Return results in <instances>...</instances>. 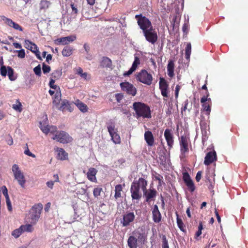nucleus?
Returning <instances> with one entry per match:
<instances>
[{
    "label": "nucleus",
    "instance_id": "f257e3e1",
    "mask_svg": "<svg viewBox=\"0 0 248 248\" xmlns=\"http://www.w3.org/2000/svg\"><path fill=\"white\" fill-rule=\"evenodd\" d=\"M147 233L144 228H139L134 230L132 235L129 236L127 239V245L129 248H137L138 243H143L147 239Z\"/></svg>",
    "mask_w": 248,
    "mask_h": 248
},
{
    "label": "nucleus",
    "instance_id": "f03ea898",
    "mask_svg": "<svg viewBox=\"0 0 248 248\" xmlns=\"http://www.w3.org/2000/svg\"><path fill=\"white\" fill-rule=\"evenodd\" d=\"M133 108L135 111L137 119H150L152 117L150 108L147 105L140 102H135L133 104Z\"/></svg>",
    "mask_w": 248,
    "mask_h": 248
},
{
    "label": "nucleus",
    "instance_id": "7ed1b4c3",
    "mask_svg": "<svg viewBox=\"0 0 248 248\" xmlns=\"http://www.w3.org/2000/svg\"><path fill=\"white\" fill-rule=\"evenodd\" d=\"M136 78L138 81L147 85H151L153 80L152 75L145 69H142L137 73Z\"/></svg>",
    "mask_w": 248,
    "mask_h": 248
},
{
    "label": "nucleus",
    "instance_id": "20e7f679",
    "mask_svg": "<svg viewBox=\"0 0 248 248\" xmlns=\"http://www.w3.org/2000/svg\"><path fill=\"white\" fill-rule=\"evenodd\" d=\"M135 18L137 20V23L142 32L153 28L150 20L142 14L136 15Z\"/></svg>",
    "mask_w": 248,
    "mask_h": 248
},
{
    "label": "nucleus",
    "instance_id": "39448f33",
    "mask_svg": "<svg viewBox=\"0 0 248 248\" xmlns=\"http://www.w3.org/2000/svg\"><path fill=\"white\" fill-rule=\"evenodd\" d=\"M52 139L62 144L71 143L73 140V138L67 132L62 130H60L55 134Z\"/></svg>",
    "mask_w": 248,
    "mask_h": 248
},
{
    "label": "nucleus",
    "instance_id": "423d86ee",
    "mask_svg": "<svg viewBox=\"0 0 248 248\" xmlns=\"http://www.w3.org/2000/svg\"><path fill=\"white\" fill-rule=\"evenodd\" d=\"M12 171L14 173V177L18 184L22 187H24L26 180L23 173L20 170L18 166L16 164H14L12 168Z\"/></svg>",
    "mask_w": 248,
    "mask_h": 248
},
{
    "label": "nucleus",
    "instance_id": "0eeeda50",
    "mask_svg": "<svg viewBox=\"0 0 248 248\" xmlns=\"http://www.w3.org/2000/svg\"><path fill=\"white\" fill-rule=\"evenodd\" d=\"M43 205L41 203L34 204L31 208V222L35 223L39 218Z\"/></svg>",
    "mask_w": 248,
    "mask_h": 248
},
{
    "label": "nucleus",
    "instance_id": "6e6552de",
    "mask_svg": "<svg viewBox=\"0 0 248 248\" xmlns=\"http://www.w3.org/2000/svg\"><path fill=\"white\" fill-rule=\"evenodd\" d=\"M55 82V81H54V79H50L49 85L51 88L53 89L56 91V93L54 95L52 104L54 106H57L59 104H60V100H61L62 94L60 88L58 86L54 84Z\"/></svg>",
    "mask_w": 248,
    "mask_h": 248
},
{
    "label": "nucleus",
    "instance_id": "1a4fd4ad",
    "mask_svg": "<svg viewBox=\"0 0 248 248\" xmlns=\"http://www.w3.org/2000/svg\"><path fill=\"white\" fill-rule=\"evenodd\" d=\"M146 40L152 45H155L158 39L156 31L153 28L143 32Z\"/></svg>",
    "mask_w": 248,
    "mask_h": 248
},
{
    "label": "nucleus",
    "instance_id": "9d476101",
    "mask_svg": "<svg viewBox=\"0 0 248 248\" xmlns=\"http://www.w3.org/2000/svg\"><path fill=\"white\" fill-rule=\"evenodd\" d=\"M108 131L111 136L112 140L115 144H119L121 142V138L120 136L117 134L115 129V125L113 123H111L107 126Z\"/></svg>",
    "mask_w": 248,
    "mask_h": 248
},
{
    "label": "nucleus",
    "instance_id": "9b49d317",
    "mask_svg": "<svg viewBox=\"0 0 248 248\" xmlns=\"http://www.w3.org/2000/svg\"><path fill=\"white\" fill-rule=\"evenodd\" d=\"M189 142V139L186 136H181L180 138V146L181 154L185 155V154L188 152V144Z\"/></svg>",
    "mask_w": 248,
    "mask_h": 248
},
{
    "label": "nucleus",
    "instance_id": "f8f14e48",
    "mask_svg": "<svg viewBox=\"0 0 248 248\" xmlns=\"http://www.w3.org/2000/svg\"><path fill=\"white\" fill-rule=\"evenodd\" d=\"M183 180L187 187L188 190L191 193L194 192L195 190V186L189 173L187 171L183 172Z\"/></svg>",
    "mask_w": 248,
    "mask_h": 248
},
{
    "label": "nucleus",
    "instance_id": "ddd939ff",
    "mask_svg": "<svg viewBox=\"0 0 248 248\" xmlns=\"http://www.w3.org/2000/svg\"><path fill=\"white\" fill-rule=\"evenodd\" d=\"M120 86L122 90L126 92L128 94L134 96L137 93L136 88L132 84L128 82L121 83Z\"/></svg>",
    "mask_w": 248,
    "mask_h": 248
},
{
    "label": "nucleus",
    "instance_id": "4468645a",
    "mask_svg": "<svg viewBox=\"0 0 248 248\" xmlns=\"http://www.w3.org/2000/svg\"><path fill=\"white\" fill-rule=\"evenodd\" d=\"M135 218V215L133 212H126L123 216L121 223L124 227L128 226L134 221Z\"/></svg>",
    "mask_w": 248,
    "mask_h": 248
},
{
    "label": "nucleus",
    "instance_id": "2eb2a0df",
    "mask_svg": "<svg viewBox=\"0 0 248 248\" xmlns=\"http://www.w3.org/2000/svg\"><path fill=\"white\" fill-rule=\"evenodd\" d=\"M159 88L161 91V95L164 97H168L169 85L167 81L163 78H160L159 82Z\"/></svg>",
    "mask_w": 248,
    "mask_h": 248
},
{
    "label": "nucleus",
    "instance_id": "dca6fc26",
    "mask_svg": "<svg viewBox=\"0 0 248 248\" xmlns=\"http://www.w3.org/2000/svg\"><path fill=\"white\" fill-rule=\"evenodd\" d=\"M59 104L58 106H55L58 110L62 111L63 112L68 111L72 112L73 110L72 107V104L70 103L67 100H63L62 101L60 106L59 107Z\"/></svg>",
    "mask_w": 248,
    "mask_h": 248
},
{
    "label": "nucleus",
    "instance_id": "f3484780",
    "mask_svg": "<svg viewBox=\"0 0 248 248\" xmlns=\"http://www.w3.org/2000/svg\"><path fill=\"white\" fill-rule=\"evenodd\" d=\"M217 160V155L216 152L215 151H210L207 153L206 155L204 158V164L205 165L208 166L212 163L216 161Z\"/></svg>",
    "mask_w": 248,
    "mask_h": 248
},
{
    "label": "nucleus",
    "instance_id": "a211bd4d",
    "mask_svg": "<svg viewBox=\"0 0 248 248\" xmlns=\"http://www.w3.org/2000/svg\"><path fill=\"white\" fill-rule=\"evenodd\" d=\"M76 39V37L75 36H69L66 37H63L58 38L54 40V43L55 45H66L70 42H72L75 41Z\"/></svg>",
    "mask_w": 248,
    "mask_h": 248
},
{
    "label": "nucleus",
    "instance_id": "6ab92c4d",
    "mask_svg": "<svg viewBox=\"0 0 248 248\" xmlns=\"http://www.w3.org/2000/svg\"><path fill=\"white\" fill-rule=\"evenodd\" d=\"M132 185L141 189L143 191L147 188L148 185V181L144 178L140 177L138 180L134 181L132 184Z\"/></svg>",
    "mask_w": 248,
    "mask_h": 248
},
{
    "label": "nucleus",
    "instance_id": "aec40b11",
    "mask_svg": "<svg viewBox=\"0 0 248 248\" xmlns=\"http://www.w3.org/2000/svg\"><path fill=\"white\" fill-rule=\"evenodd\" d=\"M164 137L169 148H171L174 144V136L170 129H166L164 132Z\"/></svg>",
    "mask_w": 248,
    "mask_h": 248
},
{
    "label": "nucleus",
    "instance_id": "412c9836",
    "mask_svg": "<svg viewBox=\"0 0 248 248\" xmlns=\"http://www.w3.org/2000/svg\"><path fill=\"white\" fill-rule=\"evenodd\" d=\"M130 191L132 200L139 201L142 197V193L140 189L133 185H131Z\"/></svg>",
    "mask_w": 248,
    "mask_h": 248
},
{
    "label": "nucleus",
    "instance_id": "4be33fe9",
    "mask_svg": "<svg viewBox=\"0 0 248 248\" xmlns=\"http://www.w3.org/2000/svg\"><path fill=\"white\" fill-rule=\"evenodd\" d=\"M143 193L145 197V201L147 202L154 200L157 194V191L154 188H149V189L146 188L145 191H143Z\"/></svg>",
    "mask_w": 248,
    "mask_h": 248
},
{
    "label": "nucleus",
    "instance_id": "5701e85b",
    "mask_svg": "<svg viewBox=\"0 0 248 248\" xmlns=\"http://www.w3.org/2000/svg\"><path fill=\"white\" fill-rule=\"evenodd\" d=\"M152 214H153V219L155 223H159L161 220V215L159 211L158 207L157 205H155L154 206L153 210H152Z\"/></svg>",
    "mask_w": 248,
    "mask_h": 248
},
{
    "label": "nucleus",
    "instance_id": "b1692460",
    "mask_svg": "<svg viewBox=\"0 0 248 248\" xmlns=\"http://www.w3.org/2000/svg\"><path fill=\"white\" fill-rule=\"evenodd\" d=\"M3 20L9 26L13 28L15 30L23 31V28L18 24L14 22L12 19L4 16Z\"/></svg>",
    "mask_w": 248,
    "mask_h": 248
},
{
    "label": "nucleus",
    "instance_id": "393cba45",
    "mask_svg": "<svg viewBox=\"0 0 248 248\" xmlns=\"http://www.w3.org/2000/svg\"><path fill=\"white\" fill-rule=\"evenodd\" d=\"M97 172V170L93 168H90L87 173V176L88 179L93 182H96L97 179L96 175Z\"/></svg>",
    "mask_w": 248,
    "mask_h": 248
},
{
    "label": "nucleus",
    "instance_id": "a878e982",
    "mask_svg": "<svg viewBox=\"0 0 248 248\" xmlns=\"http://www.w3.org/2000/svg\"><path fill=\"white\" fill-rule=\"evenodd\" d=\"M144 139L148 146H152L154 143V138L150 131H145L144 133Z\"/></svg>",
    "mask_w": 248,
    "mask_h": 248
},
{
    "label": "nucleus",
    "instance_id": "bb28decb",
    "mask_svg": "<svg viewBox=\"0 0 248 248\" xmlns=\"http://www.w3.org/2000/svg\"><path fill=\"white\" fill-rule=\"evenodd\" d=\"M112 61L108 57L104 56L100 62V66L101 68H111Z\"/></svg>",
    "mask_w": 248,
    "mask_h": 248
},
{
    "label": "nucleus",
    "instance_id": "cd10ccee",
    "mask_svg": "<svg viewBox=\"0 0 248 248\" xmlns=\"http://www.w3.org/2000/svg\"><path fill=\"white\" fill-rule=\"evenodd\" d=\"M57 152V158L61 160H65L68 159V154L63 148L57 147L56 149Z\"/></svg>",
    "mask_w": 248,
    "mask_h": 248
},
{
    "label": "nucleus",
    "instance_id": "c85d7f7f",
    "mask_svg": "<svg viewBox=\"0 0 248 248\" xmlns=\"http://www.w3.org/2000/svg\"><path fill=\"white\" fill-rule=\"evenodd\" d=\"M74 104L82 112H88L89 109L88 106L79 99L75 100Z\"/></svg>",
    "mask_w": 248,
    "mask_h": 248
},
{
    "label": "nucleus",
    "instance_id": "c756f323",
    "mask_svg": "<svg viewBox=\"0 0 248 248\" xmlns=\"http://www.w3.org/2000/svg\"><path fill=\"white\" fill-rule=\"evenodd\" d=\"M174 63L173 61L170 60L167 65L168 75L170 78L174 76Z\"/></svg>",
    "mask_w": 248,
    "mask_h": 248
},
{
    "label": "nucleus",
    "instance_id": "7c9ffc66",
    "mask_svg": "<svg viewBox=\"0 0 248 248\" xmlns=\"http://www.w3.org/2000/svg\"><path fill=\"white\" fill-rule=\"evenodd\" d=\"M123 192V186L122 185L119 184L115 187V195L114 198L115 200H118L122 197V192Z\"/></svg>",
    "mask_w": 248,
    "mask_h": 248
},
{
    "label": "nucleus",
    "instance_id": "2f4dec72",
    "mask_svg": "<svg viewBox=\"0 0 248 248\" xmlns=\"http://www.w3.org/2000/svg\"><path fill=\"white\" fill-rule=\"evenodd\" d=\"M73 51V47L66 46L63 48L62 53L64 57H69L72 54Z\"/></svg>",
    "mask_w": 248,
    "mask_h": 248
},
{
    "label": "nucleus",
    "instance_id": "473e14b6",
    "mask_svg": "<svg viewBox=\"0 0 248 248\" xmlns=\"http://www.w3.org/2000/svg\"><path fill=\"white\" fill-rule=\"evenodd\" d=\"M51 3L47 0H41L39 3V9L40 11L46 10L48 9Z\"/></svg>",
    "mask_w": 248,
    "mask_h": 248
},
{
    "label": "nucleus",
    "instance_id": "72a5a7b5",
    "mask_svg": "<svg viewBox=\"0 0 248 248\" xmlns=\"http://www.w3.org/2000/svg\"><path fill=\"white\" fill-rule=\"evenodd\" d=\"M176 215L177 217L176 219L178 227L181 231H182L183 232H185L186 231V230L185 229V226L183 223L182 219L179 217V215L177 212H176Z\"/></svg>",
    "mask_w": 248,
    "mask_h": 248
},
{
    "label": "nucleus",
    "instance_id": "f704fd0d",
    "mask_svg": "<svg viewBox=\"0 0 248 248\" xmlns=\"http://www.w3.org/2000/svg\"><path fill=\"white\" fill-rule=\"evenodd\" d=\"M191 52V45L190 43H188L185 48V58L187 60H189Z\"/></svg>",
    "mask_w": 248,
    "mask_h": 248
},
{
    "label": "nucleus",
    "instance_id": "c9c22d12",
    "mask_svg": "<svg viewBox=\"0 0 248 248\" xmlns=\"http://www.w3.org/2000/svg\"><path fill=\"white\" fill-rule=\"evenodd\" d=\"M8 76L11 81H14L16 79V76H14V71L11 67L7 66Z\"/></svg>",
    "mask_w": 248,
    "mask_h": 248
},
{
    "label": "nucleus",
    "instance_id": "e433bc0d",
    "mask_svg": "<svg viewBox=\"0 0 248 248\" xmlns=\"http://www.w3.org/2000/svg\"><path fill=\"white\" fill-rule=\"evenodd\" d=\"M21 229L22 230V232H32L33 230V228L31 224H28L26 225H22L20 226Z\"/></svg>",
    "mask_w": 248,
    "mask_h": 248
},
{
    "label": "nucleus",
    "instance_id": "4c0bfd02",
    "mask_svg": "<svg viewBox=\"0 0 248 248\" xmlns=\"http://www.w3.org/2000/svg\"><path fill=\"white\" fill-rule=\"evenodd\" d=\"M202 107L203 110L206 111L207 114L209 115L211 110V101L202 104Z\"/></svg>",
    "mask_w": 248,
    "mask_h": 248
},
{
    "label": "nucleus",
    "instance_id": "58836bf2",
    "mask_svg": "<svg viewBox=\"0 0 248 248\" xmlns=\"http://www.w3.org/2000/svg\"><path fill=\"white\" fill-rule=\"evenodd\" d=\"M62 72L61 71L59 70H55L52 74H51V78L50 79H54V81L55 80L58 79L60 78V77L62 76Z\"/></svg>",
    "mask_w": 248,
    "mask_h": 248
},
{
    "label": "nucleus",
    "instance_id": "ea45409f",
    "mask_svg": "<svg viewBox=\"0 0 248 248\" xmlns=\"http://www.w3.org/2000/svg\"><path fill=\"white\" fill-rule=\"evenodd\" d=\"M154 175L155 179L158 181L159 186H161L163 184H164L163 182V177L162 175L157 172H155Z\"/></svg>",
    "mask_w": 248,
    "mask_h": 248
},
{
    "label": "nucleus",
    "instance_id": "a19ab883",
    "mask_svg": "<svg viewBox=\"0 0 248 248\" xmlns=\"http://www.w3.org/2000/svg\"><path fill=\"white\" fill-rule=\"evenodd\" d=\"M70 6L72 9L71 14L74 15V16H77L78 14V6L77 4H75L74 3L72 2L70 4Z\"/></svg>",
    "mask_w": 248,
    "mask_h": 248
},
{
    "label": "nucleus",
    "instance_id": "79ce46f5",
    "mask_svg": "<svg viewBox=\"0 0 248 248\" xmlns=\"http://www.w3.org/2000/svg\"><path fill=\"white\" fill-rule=\"evenodd\" d=\"M22 230L21 229L20 227L14 230L12 232V235L16 238H18L22 233Z\"/></svg>",
    "mask_w": 248,
    "mask_h": 248
},
{
    "label": "nucleus",
    "instance_id": "37998d69",
    "mask_svg": "<svg viewBox=\"0 0 248 248\" xmlns=\"http://www.w3.org/2000/svg\"><path fill=\"white\" fill-rule=\"evenodd\" d=\"M162 248H169L168 240L165 235L162 237Z\"/></svg>",
    "mask_w": 248,
    "mask_h": 248
},
{
    "label": "nucleus",
    "instance_id": "c03bdc74",
    "mask_svg": "<svg viewBox=\"0 0 248 248\" xmlns=\"http://www.w3.org/2000/svg\"><path fill=\"white\" fill-rule=\"evenodd\" d=\"M40 128L43 133L47 135L49 132V127L47 125H43L42 123H40Z\"/></svg>",
    "mask_w": 248,
    "mask_h": 248
},
{
    "label": "nucleus",
    "instance_id": "a18cd8bd",
    "mask_svg": "<svg viewBox=\"0 0 248 248\" xmlns=\"http://www.w3.org/2000/svg\"><path fill=\"white\" fill-rule=\"evenodd\" d=\"M209 95V93L208 91H207V94H206V95L203 96L202 97L201 99V102L203 104L204 103H206L209 102H211V99L208 98V97Z\"/></svg>",
    "mask_w": 248,
    "mask_h": 248
},
{
    "label": "nucleus",
    "instance_id": "49530a36",
    "mask_svg": "<svg viewBox=\"0 0 248 248\" xmlns=\"http://www.w3.org/2000/svg\"><path fill=\"white\" fill-rule=\"evenodd\" d=\"M102 191V188L100 187H97L94 188L93 191V196L95 197H97L100 195L101 192Z\"/></svg>",
    "mask_w": 248,
    "mask_h": 248
},
{
    "label": "nucleus",
    "instance_id": "de8ad7c7",
    "mask_svg": "<svg viewBox=\"0 0 248 248\" xmlns=\"http://www.w3.org/2000/svg\"><path fill=\"white\" fill-rule=\"evenodd\" d=\"M0 74L3 77H6L8 74L7 67L2 65L0 69Z\"/></svg>",
    "mask_w": 248,
    "mask_h": 248
},
{
    "label": "nucleus",
    "instance_id": "09e8293b",
    "mask_svg": "<svg viewBox=\"0 0 248 248\" xmlns=\"http://www.w3.org/2000/svg\"><path fill=\"white\" fill-rule=\"evenodd\" d=\"M140 58L137 56H135L134 58V61L133 62L131 67L136 70L138 66L140 64Z\"/></svg>",
    "mask_w": 248,
    "mask_h": 248
},
{
    "label": "nucleus",
    "instance_id": "8fccbe9b",
    "mask_svg": "<svg viewBox=\"0 0 248 248\" xmlns=\"http://www.w3.org/2000/svg\"><path fill=\"white\" fill-rule=\"evenodd\" d=\"M42 70L44 74H45L48 73L50 71L51 68L49 65L43 63L42 64Z\"/></svg>",
    "mask_w": 248,
    "mask_h": 248
},
{
    "label": "nucleus",
    "instance_id": "3c124183",
    "mask_svg": "<svg viewBox=\"0 0 248 248\" xmlns=\"http://www.w3.org/2000/svg\"><path fill=\"white\" fill-rule=\"evenodd\" d=\"M13 108L19 112H21L22 110V105L20 102L18 101L17 104H14L13 105Z\"/></svg>",
    "mask_w": 248,
    "mask_h": 248
},
{
    "label": "nucleus",
    "instance_id": "603ef678",
    "mask_svg": "<svg viewBox=\"0 0 248 248\" xmlns=\"http://www.w3.org/2000/svg\"><path fill=\"white\" fill-rule=\"evenodd\" d=\"M25 43L26 44H28V43H29L31 44V46L30 50L32 52V51H33V50L38 49L37 45H35L34 43L31 42L29 40H26Z\"/></svg>",
    "mask_w": 248,
    "mask_h": 248
},
{
    "label": "nucleus",
    "instance_id": "864d4df0",
    "mask_svg": "<svg viewBox=\"0 0 248 248\" xmlns=\"http://www.w3.org/2000/svg\"><path fill=\"white\" fill-rule=\"evenodd\" d=\"M0 191H2V192L3 195L5 196V198H9V195L8 194V190L6 188V186H3L1 187H0Z\"/></svg>",
    "mask_w": 248,
    "mask_h": 248
},
{
    "label": "nucleus",
    "instance_id": "5fc2aeb1",
    "mask_svg": "<svg viewBox=\"0 0 248 248\" xmlns=\"http://www.w3.org/2000/svg\"><path fill=\"white\" fill-rule=\"evenodd\" d=\"M33 71L36 75L40 76L41 75V69L40 65L39 64L38 65L34 67L33 69Z\"/></svg>",
    "mask_w": 248,
    "mask_h": 248
},
{
    "label": "nucleus",
    "instance_id": "6e6d98bb",
    "mask_svg": "<svg viewBox=\"0 0 248 248\" xmlns=\"http://www.w3.org/2000/svg\"><path fill=\"white\" fill-rule=\"evenodd\" d=\"M15 52L18 53V57L20 58H24L25 57V50L21 49L19 50H16Z\"/></svg>",
    "mask_w": 248,
    "mask_h": 248
},
{
    "label": "nucleus",
    "instance_id": "4d7b16f0",
    "mask_svg": "<svg viewBox=\"0 0 248 248\" xmlns=\"http://www.w3.org/2000/svg\"><path fill=\"white\" fill-rule=\"evenodd\" d=\"M61 245L60 241L54 240L52 243V248H61Z\"/></svg>",
    "mask_w": 248,
    "mask_h": 248
},
{
    "label": "nucleus",
    "instance_id": "13d9d810",
    "mask_svg": "<svg viewBox=\"0 0 248 248\" xmlns=\"http://www.w3.org/2000/svg\"><path fill=\"white\" fill-rule=\"evenodd\" d=\"M58 131V128L56 126L52 125L49 127V132L51 134H53V136L55 135V134H56Z\"/></svg>",
    "mask_w": 248,
    "mask_h": 248
},
{
    "label": "nucleus",
    "instance_id": "bf43d9fd",
    "mask_svg": "<svg viewBox=\"0 0 248 248\" xmlns=\"http://www.w3.org/2000/svg\"><path fill=\"white\" fill-rule=\"evenodd\" d=\"M26 149H25V150L24 151V154L29 156L35 157V155L30 151V150L28 148V146L27 144H26Z\"/></svg>",
    "mask_w": 248,
    "mask_h": 248
},
{
    "label": "nucleus",
    "instance_id": "052dcab7",
    "mask_svg": "<svg viewBox=\"0 0 248 248\" xmlns=\"http://www.w3.org/2000/svg\"><path fill=\"white\" fill-rule=\"evenodd\" d=\"M115 98L118 103H120L124 98V95L122 93H116L115 95Z\"/></svg>",
    "mask_w": 248,
    "mask_h": 248
},
{
    "label": "nucleus",
    "instance_id": "680f3d73",
    "mask_svg": "<svg viewBox=\"0 0 248 248\" xmlns=\"http://www.w3.org/2000/svg\"><path fill=\"white\" fill-rule=\"evenodd\" d=\"M5 199H6V204H7V206L8 210L9 211H11L12 210V204H11V202H10V198L9 197V198H5Z\"/></svg>",
    "mask_w": 248,
    "mask_h": 248
},
{
    "label": "nucleus",
    "instance_id": "e2e57ef3",
    "mask_svg": "<svg viewBox=\"0 0 248 248\" xmlns=\"http://www.w3.org/2000/svg\"><path fill=\"white\" fill-rule=\"evenodd\" d=\"M202 172L201 171H199L197 173V174H196V176L195 177V179L197 182H200V181L201 180V178H202Z\"/></svg>",
    "mask_w": 248,
    "mask_h": 248
},
{
    "label": "nucleus",
    "instance_id": "0e129e2a",
    "mask_svg": "<svg viewBox=\"0 0 248 248\" xmlns=\"http://www.w3.org/2000/svg\"><path fill=\"white\" fill-rule=\"evenodd\" d=\"M6 142L9 145H12L13 144V139L9 135L8 136V138L6 139Z\"/></svg>",
    "mask_w": 248,
    "mask_h": 248
},
{
    "label": "nucleus",
    "instance_id": "69168bd1",
    "mask_svg": "<svg viewBox=\"0 0 248 248\" xmlns=\"http://www.w3.org/2000/svg\"><path fill=\"white\" fill-rule=\"evenodd\" d=\"M136 69L131 67L130 69L126 72L124 73V76H128L131 75L134 71H135Z\"/></svg>",
    "mask_w": 248,
    "mask_h": 248
},
{
    "label": "nucleus",
    "instance_id": "338daca9",
    "mask_svg": "<svg viewBox=\"0 0 248 248\" xmlns=\"http://www.w3.org/2000/svg\"><path fill=\"white\" fill-rule=\"evenodd\" d=\"M208 187L211 192H214L213 188L214 187V183H213L211 181H209V185L208 186Z\"/></svg>",
    "mask_w": 248,
    "mask_h": 248
},
{
    "label": "nucleus",
    "instance_id": "774afa93",
    "mask_svg": "<svg viewBox=\"0 0 248 248\" xmlns=\"http://www.w3.org/2000/svg\"><path fill=\"white\" fill-rule=\"evenodd\" d=\"M188 103L189 102L188 99L185 100L184 102V106L181 108L182 111H186V110Z\"/></svg>",
    "mask_w": 248,
    "mask_h": 248
}]
</instances>
